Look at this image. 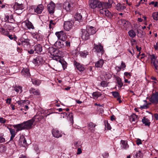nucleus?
Wrapping results in <instances>:
<instances>
[{"label":"nucleus","mask_w":158,"mask_h":158,"mask_svg":"<svg viewBox=\"0 0 158 158\" xmlns=\"http://www.w3.org/2000/svg\"><path fill=\"white\" fill-rule=\"evenodd\" d=\"M13 16L12 15H11L10 16L6 15L5 16V19L6 20V21H8L9 20V19H13Z\"/></svg>","instance_id":"nucleus-45"},{"label":"nucleus","mask_w":158,"mask_h":158,"mask_svg":"<svg viewBox=\"0 0 158 158\" xmlns=\"http://www.w3.org/2000/svg\"><path fill=\"white\" fill-rule=\"evenodd\" d=\"M19 143L24 147L27 146V141L23 136L21 137L19 140Z\"/></svg>","instance_id":"nucleus-21"},{"label":"nucleus","mask_w":158,"mask_h":158,"mask_svg":"<svg viewBox=\"0 0 158 158\" xmlns=\"http://www.w3.org/2000/svg\"><path fill=\"white\" fill-rule=\"evenodd\" d=\"M93 98L95 99L97 98L98 97L101 96L100 94L97 92H94L92 94Z\"/></svg>","instance_id":"nucleus-39"},{"label":"nucleus","mask_w":158,"mask_h":158,"mask_svg":"<svg viewBox=\"0 0 158 158\" xmlns=\"http://www.w3.org/2000/svg\"><path fill=\"white\" fill-rule=\"evenodd\" d=\"M55 5L52 2H51L47 6L48 10V12L50 14L54 13L55 9Z\"/></svg>","instance_id":"nucleus-6"},{"label":"nucleus","mask_w":158,"mask_h":158,"mask_svg":"<svg viewBox=\"0 0 158 158\" xmlns=\"http://www.w3.org/2000/svg\"><path fill=\"white\" fill-rule=\"evenodd\" d=\"M142 121L143 124H145V126H149L150 125V122L149 120L145 117H143Z\"/></svg>","instance_id":"nucleus-24"},{"label":"nucleus","mask_w":158,"mask_h":158,"mask_svg":"<svg viewBox=\"0 0 158 158\" xmlns=\"http://www.w3.org/2000/svg\"><path fill=\"white\" fill-rule=\"evenodd\" d=\"M153 19L156 20H158V12H154L152 14Z\"/></svg>","instance_id":"nucleus-41"},{"label":"nucleus","mask_w":158,"mask_h":158,"mask_svg":"<svg viewBox=\"0 0 158 158\" xmlns=\"http://www.w3.org/2000/svg\"><path fill=\"white\" fill-rule=\"evenodd\" d=\"M106 16L110 17L112 16L111 13L107 9H106L104 14Z\"/></svg>","instance_id":"nucleus-43"},{"label":"nucleus","mask_w":158,"mask_h":158,"mask_svg":"<svg viewBox=\"0 0 158 158\" xmlns=\"http://www.w3.org/2000/svg\"><path fill=\"white\" fill-rule=\"evenodd\" d=\"M44 62L43 58L40 56H38L35 59H34L33 62L36 65H39L40 64H42Z\"/></svg>","instance_id":"nucleus-12"},{"label":"nucleus","mask_w":158,"mask_h":158,"mask_svg":"<svg viewBox=\"0 0 158 158\" xmlns=\"http://www.w3.org/2000/svg\"><path fill=\"white\" fill-rule=\"evenodd\" d=\"M117 83L118 85V86L120 88L123 86V83L122 82L121 79L119 77L116 78Z\"/></svg>","instance_id":"nucleus-37"},{"label":"nucleus","mask_w":158,"mask_h":158,"mask_svg":"<svg viewBox=\"0 0 158 158\" xmlns=\"http://www.w3.org/2000/svg\"><path fill=\"white\" fill-rule=\"evenodd\" d=\"M13 127L16 129V131L17 132L19 131L25 129L23 123L21 124L14 125H13Z\"/></svg>","instance_id":"nucleus-15"},{"label":"nucleus","mask_w":158,"mask_h":158,"mask_svg":"<svg viewBox=\"0 0 158 158\" xmlns=\"http://www.w3.org/2000/svg\"><path fill=\"white\" fill-rule=\"evenodd\" d=\"M105 127L107 128V130H110L111 128V127L110 124L106 122L105 123Z\"/></svg>","instance_id":"nucleus-48"},{"label":"nucleus","mask_w":158,"mask_h":158,"mask_svg":"<svg viewBox=\"0 0 158 158\" xmlns=\"http://www.w3.org/2000/svg\"><path fill=\"white\" fill-rule=\"evenodd\" d=\"M22 75L25 77H29L31 75L29 72V69L27 68H24L21 72Z\"/></svg>","instance_id":"nucleus-13"},{"label":"nucleus","mask_w":158,"mask_h":158,"mask_svg":"<svg viewBox=\"0 0 158 158\" xmlns=\"http://www.w3.org/2000/svg\"><path fill=\"white\" fill-rule=\"evenodd\" d=\"M94 49L97 52H100L102 54L103 53V47L100 44L97 45L94 44Z\"/></svg>","instance_id":"nucleus-11"},{"label":"nucleus","mask_w":158,"mask_h":158,"mask_svg":"<svg viewBox=\"0 0 158 158\" xmlns=\"http://www.w3.org/2000/svg\"><path fill=\"white\" fill-rule=\"evenodd\" d=\"M85 29L87 30V31H88L90 35L94 34L96 32L95 28L92 26H87Z\"/></svg>","instance_id":"nucleus-14"},{"label":"nucleus","mask_w":158,"mask_h":158,"mask_svg":"<svg viewBox=\"0 0 158 158\" xmlns=\"http://www.w3.org/2000/svg\"><path fill=\"white\" fill-rule=\"evenodd\" d=\"M29 92L31 94H33L35 95H40V92L39 90L33 88L30 89Z\"/></svg>","instance_id":"nucleus-17"},{"label":"nucleus","mask_w":158,"mask_h":158,"mask_svg":"<svg viewBox=\"0 0 158 158\" xmlns=\"http://www.w3.org/2000/svg\"><path fill=\"white\" fill-rule=\"evenodd\" d=\"M5 141V139L2 137H0V143H2L4 142Z\"/></svg>","instance_id":"nucleus-59"},{"label":"nucleus","mask_w":158,"mask_h":158,"mask_svg":"<svg viewBox=\"0 0 158 158\" xmlns=\"http://www.w3.org/2000/svg\"><path fill=\"white\" fill-rule=\"evenodd\" d=\"M81 37L84 40H87L89 39L90 35L85 29H81Z\"/></svg>","instance_id":"nucleus-3"},{"label":"nucleus","mask_w":158,"mask_h":158,"mask_svg":"<svg viewBox=\"0 0 158 158\" xmlns=\"http://www.w3.org/2000/svg\"><path fill=\"white\" fill-rule=\"evenodd\" d=\"M69 120L72 123H73V116L72 113H70L69 115Z\"/></svg>","instance_id":"nucleus-46"},{"label":"nucleus","mask_w":158,"mask_h":158,"mask_svg":"<svg viewBox=\"0 0 158 158\" xmlns=\"http://www.w3.org/2000/svg\"><path fill=\"white\" fill-rule=\"evenodd\" d=\"M104 62L102 59H100L95 63V66L97 68H101Z\"/></svg>","instance_id":"nucleus-22"},{"label":"nucleus","mask_w":158,"mask_h":158,"mask_svg":"<svg viewBox=\"0 0 158 158\" xmlns=\"http://www.w3.org/2000/svg\"><path fill=\"white\" fill-rule=\"evenodd\" d=\"M29 40L28 39H22L21 40L22 44L25 47L27 46L29 44Z\"/></svg>","instance_id":"nucleus-25"},{"label":"nucleus","mask_w":158,"mask_h":158,"mask_svg":"<svg viewBox=\"0 0 158 158\" xmlns=\"http://www.w3.org/2000/svg\"><path fill=\"white\" fill-rule=\"evenodd\" d=\"M126 67V65L125 63H123V61L121 63V68H125Z\"/></svg>","instance_id":"nucleus-61"},{"label":"nucleus","mask_w":158,"mask_h":158,"mask_svg":"<svg viewBox=\"0 0 158 158\" xmlns=\"http://www.w3.org/2000/svg\"><path fill=\"white\" fill-rule=\"evenodd\" d=\"M23 23L28 29H34V27L32 23L28 20H26L24 21Z\"/></svg>","instance_id":"nucleus-16"},{"label":"nucleus","mask_w":158,"mask_h":158,"mask_svg":"<svg viewBox=\"0 0 158 158\" xmlns=\"http://www.w3.org/2000/svg\"><path fill=\"white\" fill-rule=\"evenodd\" d=\"M73 22L72 21H65L64 22V27L67 31H69L73 27Z\"/></svg>","instance_id":"nucleus-5"},{"label":"nucleus","mask_w":158,"mask_h":158,"mask_svg":"<svg viewBox=\"0 0 158 158\" xmlns=\"http://www.w3.org/2000/svg\"><path fill=\"white\" fill-rule=\"evenodd\" d=\"M71 41L70 40H67L65 41V46L67 47H69L70 46V43Z\"/></svg>","instance_id":"nucleus-47"},{"label":"nucleus","mask_w":158,"mask_h":158,"mask_svg":"<svg viewBox=\"0 0 158 158\" xmlns=\"http://www.w3.org/2000/svg\"><path fill=\"white\" fill-rule=\"evenodd\" d=\"M80 55L82 57H85L88 55L87 51H84V52H80Z\"/></svg>","instance_id":"nucleus-40"},{"label":"nucleus","mask_w":158,"mask_h":158,"mask_svg":"<svg viewBox=\"0 0 158 158\" xmlns=\"http://www.w3.org/2000/svg\"><path fill=\"white\" fill-rule=\"evenodd\" d=\"M101 85L103 87H106L107 86V84L105 81H102L101 82Z\"/></svg>","instance_id":"nucleus-52"},{"label":"nucleus","mask_w":158,"mask_h":158,"mask_svg":"<svg viewBox=\"0 0 158 158\" xmlns=\"http://www.w3.org/2000/svg\"><path fill=\"white\" fill-rule=\"evenodd\" d=\"M75 64L76 67L78 70L80 71H83L84 70V68L81 65L79 64L77 62L75 63Z\"/></svg>","instance_id":"nucleus-33"},{"label":"nucleus","mask_w":158,"mask_h":158,"mask_svg":"<svg viewBox=\"0 0 158 158\" xmlns=\"http://www.w3.org/2000/svg\"><path fill=\"white\" fill-rule=\"evenodd\" d=\"M31 81L33 84L36 85H39L41 83L40 80L37 79H32Z\"/></svg>","instance_id":"nucleus-29"},{"label":"nucleus","mask_w":158,"mask_h":158,"mask_svg":"<svg viewBox=\"0 0 158 158\" xmlns=\"http://www.w3.org/2000/svg\"><path fill=\"white\" fill-rule=\"evenodd\" d=\"M154 117L156 120H158V113H156L154 114Z\"/></svg>","instance_id":"nucleus-64"},{"label":"nucleus","mask_w":158,"mask_h":158,"mask_svg":"<svg viewBox=\"0 0 158 158\" xmlns=\"http://www.w3.org/2000/svg\"><path fill=\"white\" fill-rule=\"evenodd\" d=\"M6 120L3 118H0V122L2 123H4L6 122Z\"/></svg>","instance_id":"nucleus-55"},{"label":"nucleus","mask_w":158,"mask_h":158,"mask_svg":"<svg viewBox=\"0 0 158 158\" xmlns=\"http://www.w3.org/2000/svg\"><path fill=\"white\" fill-rule=\"evenodd\" d=\"M112 94L114 97L117 99L120 97L119 93L116 91L112 92Z\"/></svg>","instance_id":"nucleus-38"},{"label":"nucleus","mask_w":158,"mask_h":158,"mask_svg":"<svg viewBox=\"0 0 158 158\" xmlns=\"http://www.w3.org/2000/svg\"><path fill=\"white\" fill-rule=\"evenodd\" d=\"M158 2H155L154 1L152 2L149 3V5H154L155 7H156L158 5Z\"/></svg>","instance_id":"nucleus-54"},{"label":"nucleus","mask_w":158,"mask_h":158,"mask_svg":"<svg viewBox=\"0 0 158 158\" xmlns=\"http://www.w3.org/2000/svg\"><path fill=\"white\" fill-rule=\"evenodd\" d=\"M7 128L9 129L10 134L11 135V136L10 138V141L12 140L14 137H15V135H16V133L15 132V130L13 129L9 128L7 127Z\"/></svg>","instance_id":"nucleus-19"},{"label":"nucleus","mask_w":158,"mask_h":158,"mask_svg":"<svg viewBox=\"0 0 158 158\" xmlns=\"http://www.w3.org/2000/svg\"><path fill=\"white\" fill-rule=\"evenodd\" d=\"M138 116L135 114H133L130 118V120L131 122H137L138 120Z\"/></svg>","instance_id":"nucleus-27"},{"label":"nucleus","mask_w":158,"mask_h":158,"mask_svg":"<svg viewBox=\"0 0 158 158\" xmlns=\"http://www.w3.org/2000/svg\"><path fill=\"white\" fill-rule=\"evenodd\" d=\"M44 8L43 5L39 4L34 8V12L37 14H41Z\"/></svg>","instance_id":"nucleus-10"},{"label":"nucleus","mask_w":158,"mask_h":158,"mask_svg":"<svg viewBox=\"0 0 158 158\" xmlns=\"http://www.w3.org/2000/svg\"><path fill=\"white\" fill-rule=\"evenodd\" d=\"M11 100V98H7L6 100V103L10 104Z\"/></svg>","instance_id":"nucleus-60"},{"label":"nucleus","mask_w":158,"mask_h":158,"mask_svg":"<svg viewBox=\"0 0 158 158\" xmlns=\"http://www.w3.org/2000/svg\"><path fill=\"white\" fill-rule=\"evenodd\" d=\"M14 9L16 13H22L21 11L24 9L23 5L22 4L16 3L14 6Z\"/></svg>","instance_id":"nucleus-8"},{"label":"nucleus","mask_w":158,"mask_h":158,"mask_svg":"<svg viewBox=\"0 0 158 158\" xmlns=\"http://www.w3.org/2000/svg\"><path fill=\"white\" fill-rule=\"evenodd\" d=\"M129 35L131 38H133L135 37L136 35V33L133 30H131L128 32Z\"/></svg>","instance_id":"nucleus-31"},{"label":"nucleus","mask_w":158,"mask_h":158,"mask_svg":"<svg viewBox=\"0 0 158 158\" xmlns=\"http://www.w3.org/2000/svg\"><path fill=\"white\" fill-rule=\"evenodd\" d=\"M34 122V119H31L23 123L25 129H30L32 127L33 123Z\"/></svg>","instance_id":"nucleus-4"},{"label":"nucleus","mask_w":158,"mask_h":158,"mask_svg":"<svg viewBox=\"0 0 158 158\" xmlns=\"http://www.w3.org/2000/svg\"><path fill=\"white\" fill-rule=\"evenodd\" d=\"M143 156V154L140 151H139L136 152L135 154L133 156L134 158H141Z\"/></svg>","instance_id":"nucleus-26"},{"label":"nucleus","mask_w":158,"mask_h":158,"mask_svg":"<svg viewBox=\"0 0 158 158\" xmlns=\"http://www.w3.org/2000/svg\"><path fill=\"white\" fill-rule=\"evenodd\" d=\"M34 51L37 53H40L42 51V46L40 44L35 45L34 46Z\"/></svg>","instance_id":"nucleus-18"},{"label":"nucleus","mask_w":158,"mask_h":158,"mask_svg":"<svg viewBox=\"0 0 158 158\" xmlns=\"http://www.w3.org/2000/svg\"><path fill=\"white\" fill-rule=\"evenodd\" d=\"M122 4L120 3H118L116 5V9L118 10H121Z\"/></svg>","instance_id":"nucleus-50"},{"label":"nucleus","mask_w":158,"mask_h":158,"mask_svg":"<svg viewBox=\"0 0 158 158\" xmlns=\"http://www.w3.org/2000/svg\"><path fill=\"white\" fill-rule=\"evenodd\" d=\"M104 75L105 74L106 76L104 77L105 78V79H109L111 77V75L109 73H104L103 74Z\"/></svg>","instance_id":"nucleus-49"},{"label":"nucleus","mask_w":158,"mask_h":158,"mask_svg":"<svg viewBox=\"0 0 158 158\" xmlns=\"http://www.w3.org/2000/svg\"><path fill=\"white\" fill-rule=\"evenodd\" d=\"M52 134L54 137L57 138H58L61 136V134L59 132V131L56 129L53 130Z\"/></svg>","instance_id":"nucleus-20"},{"label":"nucleus","mask_w":158,"mask_h":158,"mask_svg":"<svg viewBox=\"0 0 158 158\" xmlns=\"http://www.w3.org/2000/svg\"><path fill=\"white\" fill-rule=\"evenodd\" d=\"M142 144L141 140L139 139H138L136 140V144L139 145Z\"/></svg>","instance_id":"nucleus-56"},{"label":"nucleus","mask_w":158,"mask_h":158,"mask_svg":"<svg viewBox=\"0 0 158 158\" xmlns=\"http://www.w3.org/2000/svg\"><path fill=\"white\" fill-rule=\"evenodd\" d=\"M127 50L132 55H133L134 54V50L133 48H132V51L130 49H128Z\"/></svg>","instance_id":"nucleus-57"},{"label":"nucleus","mask_w":158,"mask_h":158,"mask_svg":"<svg viewBox=\"0 0 158 158\" xmlns=\"http://www.w3.org/2000/svg\"><path fill=\"white\" fill-rule=\"evenodd\" d=\"M59 62L61 63L64 69H65L67 67L66 63V62L65 61L62 62L60 60H59Z\"/></svg>","instance_id":"nucleus-44"},{"label":"nucleus","mask_w":158,"mask_h":158,"mask_svg":"<svg viewBox=\"0 0 158 158\" xmlns=\"http://www.w3.org/2000/svg\"><path fill=\"white\" fill-rule=\"evenodd\" d=\"M108 4L107 3L101 2L97 0H91L89 2V6L92 9L96 8H100L104 6L106 7Z\"/></svg>","instance_id":"nucleus-1"},{"label":"nucleus","mask_w":158,"mask_h":158,"mask_svg":"<svg viewBox=\"0 0 158 158\" xmlns=\"http://www.w3.org/2000/svg\"><path fill=\"white\" fill-rule=\"evenodd\" d=\"M110 5L108 3V4L106 7L104 6L103 7H102V8L100 9L99 10L100 13L102 14H104L106 10L107 9L106 8L107 7L108 8L109 7V6Z\"/></svg>","instance_id":"nucleus-34"},{"label":"nucleus","mask_w":158,"mask_h":158,"mask_svg":"<svg viewBox=\"0 0 158 158\" xmlns=\"http://www.w3.org/2000/svg\"><path fill=\"white\" fill-rule=\"evenodd\" d=\"M43 118L44 117L42 116H35L32 118V119H34V122L35 121L36 122H37L41 121Z\"/></svg>","instance_id":"nucleus-30"},{"label":"nucleus","mask_w":158,"mask_h":158,"mask_svg":"<svg viewBox=\"0 0 158 158\" xmlns=\"http://www.w3.org/2000/svg\"><path fill=\"white\" fill-rule=\"evenodd\" d=\"M149 101L152 103H158V92H156L152 94L151 97L149 99Z\"/></svg>","instance_id":"nucleus-7"},{"label":"nucleus","mask_w":158,"mask_h":158,"mask_svg":"<svg viewBox=\"0 0 158 158\" xmlns=\"http://www.w3.org/2000/svg\"><path fill=\"white\" fill-rule=\"evenodd\" d=\"M151 60L152 62L153 61H155L156 60L157 57L155 56L154 54H152L151 56Z\"/></svg>","instance_id":"nucleus-53"},{"label":"nucleus","mask_w":158,"mask_h":158,"mask_svg":"<svg viewBox=\"0 0 158 158\" xmlns=\"http://www.w3.org/2000/svg\"><path fill=\"white\" fill-rule=\"evenodd\" d=\"M55 34L57 36L58 39L63 41H65L66 38V33L63 31L57 32Z\"/></svg>","instance_id":"nucleus-2"},{"label":"nucleus","mask_w":158,"mask_h":158,"mask_svg":"<svg viewBox=\"0 0 158 158\" xmlns=\"http://www.w3.org/2000/svg\"><path fill=\"white\" fill-rule=\"evenodd\" d=\"M73 6V4L71 2H66L64 3L63 7L66 11H70L72 10Z\"/></svg>","instance_id":"nucleus-9"},{"label":"nucleus","mask_w":158,"mask_h":158,"mask_svg":"<svg viewBox=\"0 0 158 158\" xmlns=\"http://www.w3.org/2000/svg\"><path fill=\"white\" fill-rule=\"evenodd\" d=\"M54 45L58 48H61L64 47L63 43L60 41H56L54 44Z\"/></svg>","instance_id":"nucleus-23"},{"label":"nucleus","mask_w":158,"mask_h":158,"mask_svg":"<svg viewBox=\"0 0 158 158\" xmlns=\"http://www.w3.org/2000/svg\"><path fill=\"white\" fill-rule=\"evenodd\" d=\"M14 90L17 93L19 92L20 93H21L22 92V87L20 86L16 87L14 88Z\"/></svg>","instance_id":"nucleus-36"},{"label":"nucleus","mask_w":158,"mask_h":158,"mask_svg":"<svg viewBox=\"0 0 158 158\" xmlns=\"http://www.w3.org/2000/svg\"><path fill=\"white\" fill-rule=\"evenodd\" d=\"M121 147L123 149H127L129 147V145L127 142L125 141L121 140Z\"/></svg>","instance_id":"nucleus-28"},{"label":"nucleus","mask_w":158,"mask_h":158,"mask_svg":"<svg viewBox=\"0 0 158 158\" xmlns=\"http://www.w3.org/2000/svg\"><path fill=\"white\" fill-rule=\"evenodd\" d=\"M74 18L76 20L80 21L81 20L82 16L80 14L76 13Z\"/></svg>","instance_id":"nucleus-32"},{"label":"nucleus","mask_w":158,"mask_h":158,"mask_svg":"<svg viewBox=\"0 0 158 158\" xmlns=\"http://www.w3.org/2000/svg\"><path fill=\"white\" fill-rule=\"evenodd\" d=\"M157 60H156V61L155 60V61H153L152 62V63H153V65L154 66L155 68L156 69H157V68L158 65V64L157 63Z\"/></svg>","instance_id":"nucleus-51"},{"label":"nucleus","mask_w":158,"mask_h":158,"mask_svg":"<svg viewBox=\"0 0 158 158\" xmlns=\"http://www.w3.org/2000/svg\"><path fill=\"white\" fill-rule=\"evenodd\" d=\"M17 103H18L21 106L22 105V104H23L24 101L23 100L18 101L17 102Z\"/></svg>","instance_id":"nucleus-62"},{"label":"nucleus","mask_w":158,"mask_h":158,"mask_svg":"<svg viewBox=\"0 0 158 158\" xmlns=\"http://www.w3.org/2000/svg\"><path fill=\"white\" fill-rule=\"evenodd\" d=\"M6 147L4 145L0 146V152H4L6 150Z\"/></svg>","instance_id":"nucleus-42"},{"label":"nucleus","mask_w":158,"mask_h":158,"mask_svg":"<svg viewBox=\"0 0 158 158\" xmlns=\"http://www.w3.org/2000/svg\"><path fill=\"white\" fill-rule=\"evenodd\" d=\"M82 152L80 148H78L77 149V154H80Z\"/></svg>","instance_id":"nucleus-63"},{"label":"nucleus","mask_w":158,"mask_h":158,"mask_svg":"<svg viewBox=\"0 0 158 158\" xmlns=\"http://www.w3.org/2000/svg\"><path fill=\"white\" fill-rule=\"evenodd\" d=\"M7 29L9 30L12 31L14 29V27L12 26H8V27H7Z\"/></svg>","instance_id":"nucleus-58"},{"label":"nucleus","mask_w":158,"mask_h":158,"mask_svg":"<svg viewBox=\"0 0 158 158\" xmlns=\"http://www.w3.org/2000/svg\"><path fill=\"white\" fill-rule=\"evenodd\" d=\"M31 34L33 38L37 40H38L39 37V35L37 33L31 32Z\"/></svg>","instance_id":"nucleus-35"}]
</instances>
